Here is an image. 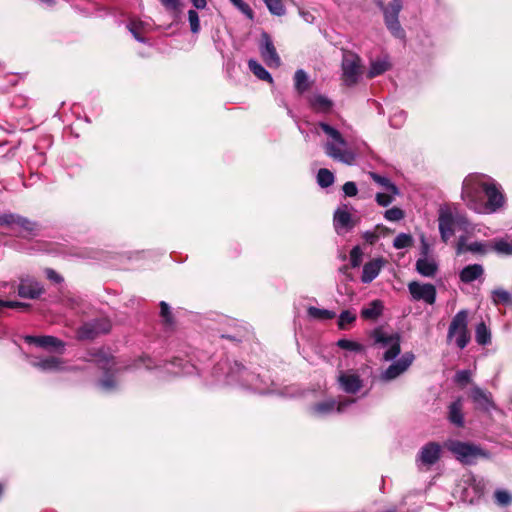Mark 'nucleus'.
Wrapping results in <instances>:
<instances>
[{
    "instance_id": "16",
    "label": "nucleus",
    "mask_w": 512,
    "mask_h": 512,
    "mask_svg": "<svg viewBox=\"0 0 512 512\" xmlns=\"http://www.w3.org/2000/svg\"><path fill=\"white\" fill-rule=\"evenodd\" d=\"M111 328L110 322L106 319H100L84 324L78 331L80 339H92L99 334L107 333Z\"/></svg>"
},
{
    "instance_id": "18",
    "label": "nucleus",
    "mask_w": 512,
    "mask_h": 512,
    "mask_svg": "<svg viewBox=\"0 0 512 512\" xmlns=\"http://www.w3.org/2000/svg\"><path fill=\"white\" fill-rule=\"evenodd\" d=\"M469 251L475 254H487L490 252V241L488 242H479L475 241L473 243L467 244V238L465 236H461L458 239L456 246L457 255H461L464 252Z\"/></svg>"
},
{
    "instance_id": "10",
    "label": "nucleus",
    "mask_w": 512,
    "mask_h": 512,
    "mask_svg": "<svg viewBox=\"0 0 512 512\" xmlns=\"http://www.w3.org/2000/svg\"><path fill=\"white\" fill-rule=\"evenodd\" d=\"M414 359L415 356L412 352L404 353L398 360L394 361L388 368L381 372L379 376L380 380L389 382L398 378L409 369Z\"/></svg>"
},
{
    "instance_id": "8",
    "label": "nucleus",
    "mask_w": 512,
    "mask_h": 512,
    "mask_svg": "<svg viewBox=\"0 0 512 512\" xmlns=\"http://www.w3.org/2000/svg\"><path fill=\"white\" fill-rule=\"evenodd\" d=\"M0 225L10 228L12 232L22 237L33 235L37 230L36 223L12 213L0 215Z\"/></svg>"
},
{
    "instance_id": "5",
    "label": "nucleus",
    "mask_w": 512,
    "mask_h": 512,
    "mask_svg": "<svg viewBox=\"0 0 512 512\" xmlns=\"http://www.w3.org/2000/svg\"><path fill=\"white\" fill-rule=\"evenodd\" d=\"M377 5L383 12L384 22L387 29L394 37L403 39L405 32L399 22V13L403 8V1L391 0L387 5H385L381 0H378Z\"/></svg>"
},
{
    "instance_id": "11",
    "label": "nucleus",
    "mask_w": 512,
    "mask_h": 512,
    "mask_svg": "<svg viewBox=\"0 0 512 512\" xmlns=\"http://www.w3.org/2000/svg\"><path fill=\"white\" fill-rule=\"evenodd\" d=\"M408 291L414 301H423L428 305L436 301L437 292L433 284L412 281L408 284Z\"/></svg>"
},
{
    "instance_id": "58",
    "label": "nucleus",
    "mask_w": 512,
    "mask_h": 512,
    "mask_svg": "<svg viewBox=\"0 0 512 512\" xmlns=\"http://www.w3.org/2000/svg\"><path fill=\"white\" fill-rule=\"evenodd\" d=\"M151 363H152V360L150 358L141 357L136 361L135 367L139 368V367L144 366L147 369H151L152 368Z\"/></svg>"
},
{
    "instance_id": "33",
    "label": "nucleus",
    "mask_w": 512,
    "mask_h": 512,
    "mask_svg": "<svg viewBox=\"0 0 512 512\" xmlns=\"http://www.w3.org/2000/svg\"><path fill=\"white\" fill-rule=\"evenodd\" d=\"M369 176L375 183L382 186L387 192H390L392 195H399V189L387 177L381 176L374 172H370Z\"/></svg>"
},
{
    "instance_id": "44",
    "label": "nucleus",
    "mask_w": 512,
    "mask_h": 512,
    "mask_svg": "<svg viewBox=\"0 0 512 512\" xmlns=\"http://www.w3.org/2000/svg\"><path fill=\"white\" fill-rule=\"evenodd\" d=\"M494 303L509 304L511 303V295L504 289H495L492 293Z\"/></svg>"
},
{
    "instance_id": "50",
    "label": "nucleus",
    "mask_w": 512,
    "mask_h": 512,
    "mask_svg": "<svg viewBox=\"0 0 512 512\" xmlns=\"http://www.w3.org/2000/svg\"><path fill=\"white\" fill-rule=\"evenodd\" d=\"M362 261V251L356 246L350 251V262L352 267H358Z\"/></svg>"
},
{
    "instance_id": "14",
    "label": "nucleus",
    "mask_w": 512,
    "mask_h": 512,
    "mask_svg": "<svg viewBox=\"0 0 512 512\" xmlns=\"http://www.w3.org/2000/svg\"><path fill=\"white\" fill-rule=\"evenodd\" d=\"M340 389L347 394H356L363 387V381L353 370L340 371L337 376Z\"/></svg>"
},
{
    "instance_id": "9",
    "label": "nucleus",
    "mask_w": 512,
    "mask_h": 512,
    "mask_svg": "<svg viewBox=\"0 0 512 512\" xmlns=\"http://www.w3.org/2000/svg\"><path fill=\"white\" fill-rule=\"evenodd\" d=\"M355 403L354 399H344L335 401L334 399L325 400L313 405L310 409L311 414L315 417H326L335 412L343 413L349 406Z\"/></svg>"
},
{
    "instance_id": "15",
    "label": "nucleus",
    "mask_w": 512,
    "mask_h": 512,
    "mask_svg": "<svg viewBox=\"0 0 512 512\" xmlns=\"http://www.w3.org/2000/svg\"><path fill=\"white\" fill-rule=\"evenodd\" d=\"M260 54L264 62L270 68H277L281 64L280 57L267 33H263L260 43Z\"/></svg>"
},
{
    "instance_id": "7",
    "label": "nucleus",
    "mask_w": 512,
    "mask_h": 512,
    "mask_svg": "<svg viewBox=\"0 0 512 512\" xmlns=\"http://www.w3.org/2000/svg\"><path fill=\"white\" fill-rule=\"evenodd\" d=\"M445 446L459 461L466 464H471L477 458L486 456L478 446L457 440H449L446 442Z\"/></svg>"
},
{
    "instance_id": "22",
    "label": "nucleus",
    "mask_w": 512,
    "mask_h": 512,
    "mask_svg": "<svg viewBox=\"0 0 512 512\" xmlns=\"http://www.w3.org/2000/svg\"><path fill=\"white\" fill-rule=\"evenodd\" d=\"M384 264L385 261L381 258H376L367 262L363 266L361 281L366 284L372 282L379 275Z\"/></svg>"
},
{
    "instance_id": "47",
    "label": "nucleus",
    "mask_w": 512,
    "mask_h": 512,
    "mask_svg": "<svg viewBox=\"0 0 512 512\" xmlns=\"http://www.w3.org/2000/svg\"><path fill=\"white\" fill-rule=\"evenodd\" d=\"M230 2L249 19L253 18V11L243 0H230Z\"/></svg>"
},
{
    "instance_id": "46",
    "label": "nucleus",
    "mask_w": 512,
    "mask_h": 512,
    "mask_svg": "<svg viewBox=\"0 0 512 512\" xmlns=\"http://www.w3.org/2000/svg\"><path fill=\"white\" fill-rule=\"evenodd\" d=\"M384 217L388 221H400L404 218V212L398 207H392L385 211Z\"/></svg>"
},
{
    "instance_id": "36",
    "label": "nucleus",
    "mask_w": 512,
    "mask_h": 512,
    "mask_svg": "<svg viewBox=\"0 0 512 512\" xmlns=\"http://www.w3.org/2000/svg\"><path fill=\"white\" fill-rule=\"evenodd\" d=\"M475 339L479 345H487L491 342V333L484 322H480L475 329Z\"/></svg>"
},
{
    "instance_id": "2",
    "label": "nucleus",
    "mask_w": 512,
    "mask_h": 512,
    "mask_svg": "<svg viewBox=\"0 0 512 512\" xmlns=\"http://www.w3.org/2000/svg\"><path fill=\"white\" fill-rule=\"evenodd\" d=\"M318 128H320L327 136V141L324 144L326 155L343 164L353 165L357 154L349 147L341 133L336 128L325 122H319L314 128V133L318 134Z\"/></svg>"
},
{
    "instance_id": "37",
    "label": "nucleus",
    "mask_w": 512,
    "mask_h": 512,
    "mask_svg": "<svg viewBox=\"0 0 512 512\" xmlns=\"http://www.w3.org/2000/svg\"><path fill=\"white\" fill-rule=\"evenodd\" d=\"M307 312L311 318L319 320L333 319L336 316L335 312L333 311L327 309H319L313 306L309 307Z\"/></svg>"
},
{
    "instance_id": "31",
    "label": "nucleus",
    "mask_w": 512,
    "mask_h": 512,
    "mask_svg": "<svg viewBox=\"0 0 512 512\" xmlns=\"http://www.w3.org/2000/svg\"><path fill=\"white\" fill-rule=\"evenodd\" d=\"M150 25L139 19H131L127 25V28L132 33L134 38L139 42H145V39L141 36L142 33H145Z\"/></svg>"
},
{
    "instance_id": "3",
    "label": "nucleus",
    "mask_w": 512,
    "mask_h": 512,
    "mask_svg": "<svg viewBox=\"0 0 512 512\" xmlns=\"http://www.w3.org/2000/svg\"><path fill=\"white\" fill-rule=\"evenodd\" d=\"M341 80L347 87L355 86L363 74V65L360 56L352 51H344L341 62Z\"/></svg>"
},
{
    "instance_id": "21",
    "label": "nucleus",
    "mask_w": 512,
    "mask_h": 512,
    "mask_svg": "<svg viewBox=\"0 0 512 512\" xmlns=\"http://www.w3.org/2000/svg\"><path fill=\"white\" fill-rule=\"evenodd\" d=\"M25 341L29 344L56 351L64 348V343L54 336H26Z\"/></svg>"
},
{
    "instance_id": "57",
    "label": "nucleus",
    "mask_w": 512,
    "mask_h": 512,
    "mask_svg": "<svg viewBox=\"0 0 512 512\" xmlns=\"http://www.w3.org/2000/svg\"><path fill=\"white\" fill-rule=\"evenodd\" d=\"M45 273L47 278L55 283H60L63 280V278L53 269L47 268Z\"/></svg>"
},
{
    "instance_id": "13",
    "label": "nucleus",
    "mask_w": 512,
    "mask_h": 512,
    "mask_svg": "<svg viewBox=\"0 0 512 512\" xmlns=\"http://www.w3.org/2000/svg\"><path fill=\"white\" fill-rule=\"evenodd\" d=\"M438 226L441 239L443 242L448 240L454 235L455 221L453 220V209L449 206H442L439 209Z\"/></svg>"
},
{
    "instance_id": "17",
    "label": "nucleus",
    "mask_w": 512,
    "mask_h": 512,
    "mask_svg": "<svg viewBox=\"0 0 512 512\" xmlns=\"http://www.w3.org/2000/svg\"><path fill=\"white\" fill-rule=\"evenodd\" d=\"M44 292L42 285L33 278L20 279L18 295L22 298L37 299Z\"/></svg>"
},
{
    "instance_id": "35",
    "label": "nucleus",
    "mask_w": 512,
    "mask_h": 512,
    "mask_svg": "<svg viewBox=\"0 0 512 512\" xmlns=\"http://www.w3.org/2000/svg\"><path fill=\"white\" fill-rule=\"evenodd\" d=\"M248 66L249 69L253 72V74L260 80L268 81L269 83L273 82V78L270 75V73L256 60H249Z\"/></svg>"
},
{
    "instance_id": "24",
    "label": "nucleus",
    "mask_w": 512,
    "mask_h": 512,
    "mask_svg": "<svg viewBox=\"0 0 512 512\" xmlns=\"http://www.w3.org/2000/svg\"><path fill=\"white\" fill-rule=\"evenodd\" d=\"M63 362L55 356L39 358L32 362V365L42 371H61L64 369Z\"/></svg>"
},
{
    "instance_id": "48",
    "label": "nucleus",
    "mask_w": 512,
    "mask_h": 512,
    "mask_svg": "<svg viewBox=\"0 0 512 512\" xmlns=\"http://www.w3.org/2000/svg\"><path fill=\"white\" fill-rule=\"evenodd\" d=\"M395 196L396 195H392L390 192L386 191V193H377L375 200L378 203V205L382 207H387L393 202Z\"/></svg>"
},
{
    "instance_id": "61",
    "label": "nucleus",
    "mask_w": 512,
    "mask_h": 512,
    "mask_svg": "<svg viewBox=\"0 0 512 512\" xmlns=\"http://www.w3.org/2000/svg\"><path fill=\"white\" fill-rule=\"evenodd\" d=\"M377 236L374 234V233H366L365 234V239L370 242V243H374L375 240H376Z\"/></svg>"
},
{
    "instance_id": "59",
    "label": "nucleus",
    "mask_w": 512,
    "mask_h": 512,
    "mask_svg": "<svg viewBox=\"0 0 512 512\" xmlns=\"http://www.w3.org/2000/svg\"><path fill=\"white\" fill-rule=\"evenodd\" d=\"M430 246L424 236L421 237V257H429Z\"/></svg>"
},
{
    "instance_id": "32",
    "label": "nucleus",
    "mask_w": 512,
    "mask_h": 512,
    "mask_svg": "<svg viewBox=\"0 0 512 512\" xmlns=\"http://www.w3.org/2000/svg\"><path fill=\"white\" fill-rule=\"evenodd\" d=\"M294 86L299 94L305 93L310 88L311 81L309 80V77L304 70L298 69L295 72Z\"/></svg>"
},
{
    "instance_id": "39",
    "label": "nucleus",
    "mask_w": 512,
    "mask_h": 512,
    "mask_svg": "<svg viewBox=\"0 0 512 512\" xmlns=\"http://www.w3.org/2000/svg\"><path fill=\"white\" fill-rule=\"evenodd\" d=\"M356 320V314L350 310H344L340 313L338 318V327L341 330L347 329L348 325Z\"/></svg>"
},
{
    "instance_id": "60",
    "label": "nucleus",
    "mask_w": 512,
    "mask_h": 512,
    "mask_svg": "<svg viewBox=\"0 0 512 512\" xmlns=\"http://www.w3.org/2000/svg\"><path fill=\"white\" fill-rule=\"evenodd\" d=\"M196 9H204L207 6V0H190Z\"/></svg>"
},
{
    "instance_id": "27",
    "label": "nucleus",
    "mask_w": 512,
    "mask_h": 512,
    "mask_svg": "<svg viewBox=\"0 0 512 512\" xmlns=\"http://www.w3.org/2000/svg\"><path fill=\"white\" fill-rule=\"evenodd\" d=\"M484 273L483 266L480 264H472L464 267L460 272V279L464 283H471L480 278Z\"/></svg>"
},
{
    "instance_id": "30",
    "label": "nucleus",
    "mask_w": 512,
    "mask_h": 512,
    "mask_svg": "<svg viewBox=\"0 0 512 512\" xmlns=\"http://www.w3.org/2000/svg\"><path fill=\"white\" fill-rule=\"evenodd\" d=\"M391 67L390 62L386 57L373 60L370 64L369 71L367 73L368 78H374L389 70Z\"/></svg>"
},
{
    "instance_id": "28",
    "label": "nucleus",
    "mask_w": 512,
    "mask_h": 512,
    "mask_svg": "<svg viewBox=\"0 0 512 512\" xmlns=\"http://www.w3.org/2000/svg\"><path fill=\"white\" fill-rule=\"evenodd\" d=\"M471 397L474 403L481 409L489 410L493 406L490 393L482 390L479 387L472 389Z\"/></svg>"
},
{
    "instance_id": "40",
    "label": "nucleus",
    "mask_w": 512,
    "mask_h": 512,
    "mask_svg": "<svg viewBox=\"0 0 512 512\" xmlns=\"http://www.w3.org/2000/svg\"><path fill=\"white\" fill-rule=\"evenodd\" d=\"M266 4L268 10L277 16H282L285 14V6L282 0H263Z\"/></svg>"
},
{
    "instance_id": "20",
    "label": "nucleus",
    "mask_w": 512,
    "mask_h": 512,
    "mask_svg": "<svg viewBox=\"0 0 512 512\" xmlns=\"http://www.w3.org/2000/svg\"><path fill=\"white\" fill-rule=\"evenodd\" d=\"M464 482L466 486L463 488V500L473 503L482 495L484 485L481 481H476V479L471 476H469Z\"/></svg>"
},
{
    "instance_id": "23",
    "label": "nucleus",
    "mask_w": 512,
    "mask_h": 512,
    "mask_svg": "<svg viewBox=\"0 0 512 512\" xmlns=\"http://www.w3.org/2000/svg\"><path fill=\"white\" fill-rule=\"evenodd\" d=\"M307 100L312 110L317 113H328L333 106V102L322 94H312L307 97Z\"/></svg>"
},
{
    "instance_id": "12",
    "label": "nucleus",
    "mask_w": 512,
    "mask_h": 512,
    "mask_svg": "<svg viewBox=\"0 0 512 512\" xmlns=\"http://www.w3.org/2000/svg\"><path fill=\"white\" fill-rule=\"evenodd\" d=\"M352 209L347 204H342L334 212L333 222L338 234L350 231L358 223V218L351 213Z\"/></svg>"
},
{
    "instance_id": "1",
    "label": "nucleus",
    "mask_w": 512,
    "mask_h": 512,
    "mask_svg": "<svg viewBox=\"0 0 512 512\" xmlns=\"http://www.w3.org/2000/svg\"><path fill=\"white\" fill-rule=\"evenodd\" d=\"M461 199L468 209L478 214L495 213L505 203L501 185L482 173H471L464 178Z\"/></svg>"
},
{
    "instance_id": "41",
    "label": "nucleus",
    "mask_w": 512,
    "mask_h": 512,
    "mask_svg": "<svg viewBox=\"0 0 512 512\" xmlns=\"http://www.w3.org/2000/svg\"><path fill=\"white\" fill-rule=\"evenodd\" d=\"M337 346L341 349L348 350L351 352H362L364 350V346L362 344L348 339L338 340Z\"/></svg>"
},
{
    "instance_id": "53",
    "label": "nucleus",
    "mask_w": 512,
    "mask_h": 512,
    "mask_svg": "<svg viewBox=\"0 0 512 512\" xmlns=\"http://www.w3.org/2000/svg\"><path fill=\"white\" fill-rule=\"evenodd\" d=\"M343 192L346 196L353 197L357 195L358 189L354 182L348 181L343 185Z\"/></svg>"
},
{
    "instance_id": "26",
    "label": "nucleus",
    "mask_w": 512,
    "mask_h": 512,
    "mask_svg": "<svg viewBox=\"0 0 512 512\" xmlns=\"http://www.w3.org/2000/svg\"><path fill=\"white\" fill-rule=\"evenodd\" d=\"M493 251L498 255L511 256L512 255V239L495 238L490 241V252Z\"/></svg>"
},
{
    "instance_id": "34",
    "label": "nucleus",
    "mask_w": 512,
    "mask_h": 512,
    "mask_svg": "<svg viewBox=\"0 0 512 512\" xmlns=\"http://www.w3.org/2000/svg\"><path fill=\"white\" fill-rule=\"evenodd\" d=\"M449 420L457 426H462L463 414L462 402L460 399L456 400L449 406Z\"/></svg>"
},
{
    "instance_id": "25",
    "label": "nucleus",
    "mask_w": 512,
    "mask_h": 512,
    "mask_svg": "<svg viewBox=\"0 0 512 512\" xmlns=\"http://www.w3.org/2000/svg\"><path fill=\"white\" fill-rule=\"evenodd\" d=\"M437 263L433 258L420 257L416 261V270L425 277H433L437 272Z\"/></svg>"
},
{
    "instance_id": "42",
    "label": "nucleus",
    "mask_w": 512,
    "mask_h": 512,
    "mask_svg": "<svg viewBox=\"0 0 512 512\" xmlns=\"http://www.w3.org/2000/svg\"><path fill=\"white\" fill-rule=\"evenodd\" d=\"M412 243H413V238L410 234L400 233L395 237V239L393 241V246L396 249H403V248L410 247L412 245Z\"/></svg>"
},
{
    "instance_id": "43",
    "label": "nucleus",
    "mask_w": 512,
    "mask_h": 512,
    "mask_svg": "<svg viewBox=\"0 0 512 512\" xmlns=\"http://www.w3.org/2000/svg\"><path fill=\"white\" fill-rule=\"evenodd\" d=\"M495 501L500 506H508L512 502V495L507 490H497L494 493Z\"/></svg>"
},
{
    "instance_id": "49",
    "label": "nucleus",
    "mask_w": 512,
    "mask_h": 512,
    "mask_svg": "<svg viewBox=\"0 0 512 512\" xmlns=\"http://www.w3.org/2000/svg\"><path fill=\"white\" fill-rule=\"evenodd\" d=\"M453 220L455 221V226L463 230H467L470 225L467 217L456 210H453Z\"/></svg>"
},
{
    "instance_id": "29",
    "label": "nucleus",
    "mask_w": 512,
    "mask_h": 512,
    "mask_svg": "<svg viewBox=\"0 0 512 512\" xmlns=\"http://www.w3.org/2000/svg\"><path fill=\"white\" fill-rule=\"evenodd\" d=\"M383 311V304L380 300H373L361 310V317L366 320L377 319Z\"/></svg>"
},
{
    "instance_id": "4",
    "label": "nucleus",
    "mask_w": 512,
    "mask_h": 512,
    "mask_svg": "<svg viewBox=\"0 0 512 512\" xmlns=\"http://www.w3.org/2000/svg\"><path fill=\"white\" fill-rule=\"evenodd\" d=\"M448 341H454L456 346L464 349L470 342V333L468 330V311L460 310L452 318L447 333Z\"/></svg>"
},
{
    "instance_id": "62",
    "label": "nucleus",
    "mask_w": 512,
    "mask_h": 512,
    "mask_svg": "<svg viewBox=\"0 0 512 512\" xmlns=\"http://www.w3.org/2000/svg\"><path fill=\"white\" fill-rule=\"evenodd\" d=\"M110 362H113V361L112 360H107L106 364L108 365V364H110Z\"/></svg>"
},
{
    "instance_id": "55",
    "label": "nucleus",
    "mask_w": 512,
    "mask_h": 512,
    "mask_svg": "<svg viewBox=\"0 0 512 512\" xmlns=\"http://www.w3.org/2000/svg\"><path fill=\"white\" fill-rule=\"evenodd\" d=\"M160 308H161V316L165 319V321L167 323H171L172 316H171L169 305L166 302H161Z\"/></svg>"
},
{
    "instance_id": "54",
    "label": "nucleus",
    "mask_w": 512,
    "mask_h": 512,
    "mask_svg": "<svg viewBox=\"0 0 512 512\" xmlns=\"http://www.w3.org/2000/svg\"><path fill=\"white\" fill-rule=\"evenodd\" d=\"M161 4L168 11H177L179 9L180 0H160Z\"/></svg>"
},
{
    "instance_id": "51",
    "label": "nucleus",
    "mask_w": 512,
    "mask_h": 512,
    "mask_svg": "<svg viewBox=\"0 0 512 512\" xmlns=\"http://www.w3.org/2000/svg\"><path fill=\"white\" fill-rule=\"evenodd\" d=\"M471 380V372L469 370L458 371L455 375V381L461 385L469 383Z\"/></svg>"
},
{
    "instance_id": "38",
    "label": "nucleus",
    "mask_w": 512,
    "mask_h": 512,
    "mask_svg": "<svg viewBox=\"0 0 512 512\" xmlns=\"http://www.w3.org/2000/svg\"><path fill=\"white\" fill-rule=\"evenodd\" d=\"M317 182L323 188L329 187L334 183V175L330 170L321 168L317 174Z\"/></svg>"
},
{
    "instance_id": "19",
    "label": "nucleus",
    "mask_w": 512,
    "mask_h": 512,
    "mask_svg": "<svg viewBox=\"0 0 512 512\" xmlns=\"http://www.w3.org/2000/svg\"><path fill=\"white\" fill-rule=\"evenodd\" d=\"M440 452V445L435 442H430L421 448L417 461L422 465L429 467L438 461L440 458Z\"/></svg>"
},
{
    "instance_id": "52",
    "label": "nucleus",
    "mask_w": 512,
    "mask_h": 512,
    "mask_svg": "<svg viewBox=\"0 0 512 512\" xmlns=\"http://www.w3.org/2000/svg\"><path fill=\"white\" fill-rule=\"evenodd\" d=\"M0 304H2L3 308L6 307V308H12V309H27L30 306L27 303H23V302H19V301H4V300H1Z\"/></svg>"
},
{
    "instance_id": "56",
    "label": "nucleus",
    "mask_w": 512,
    "mask_h": 512,
    "mask_svg": "<svg viewBox=\"0 0 512 512\" xmlns=\"http://www.w3.org/2000/svg\"><path fill=\"white\" fill-rule=\"evenodd\" d=\"M100 386L103 390L110 391L116 386V383L112 377H106L100 381Z\"/></svg>"
},
{
    "instance_id": "45",
    "label": "nucleus",
    "mask_w": 512,
    "mask_h": 512,
    "mask_svg": "<svg viewBox=\"0 0 512 512\" xmlns=\"http://www.w3.org/2000/svg\"><path fill=\"white\" fill-rule=\"evenodd\" d=\"M188 21L190 24L191 32L197 34L200 31L199 15L195 10L188 11Z\"/></svg>"
},
{
    "instance_id": "6",
    "label": "nucleus",
    "mask_w": 512,
    "mask_h": 512,
    "mask_svg": "<svg viewBox=\"0 0 512 512\" xmlns=\"http://www.w3.org/2000/svg\"><path fill=\"white\" fill-rule=\"evenodd\" d=\"M374 344L379 348L385 349L383 354L384 361L394 360L401 352L400 337L396 333H389L382 328H377L372 332Z\"/></svg>"
}]
</instances>
